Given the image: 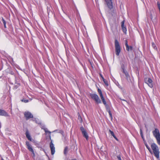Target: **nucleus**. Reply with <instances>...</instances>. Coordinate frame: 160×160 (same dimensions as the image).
Wrapping results in <instances>:
<instances>
[{"instance_id":"obj_21","label":"nucleus","mask_w":160,"mask_h":160,"mask_svg":"<svg viewBox=\"0 0 160 160\" xmlns=\"http://www.w3.org/2000/svg\"><path fill=\"white\" fill-rule=\"evenodd\" d=\"M126 48V50L127 51H129L132 50V47L131 46H128V49L127 48Z\"/></svg>"},{"instance_id":"obj_29","label":"nucleus","mask_w":160,"mask_h":160,"mask_svg":"<svg viewBox=\"0 0 160 160\" xmlns=\"http://www.w3.org/2000/svg\"><path fill=\"white\" fill-rule=\"evenodd\" d=\"M78 119H79V120H80V122H82V119L81 118V117L80 116V115H78Z\"/></svg>"},{"instance_id":"obj_24","label":"nucleus","mask_w":160,"mask_h":160,"mask_svg":"<svg viewBox=\"0 0 160 160\" xmlns=\"http://www.w3.org/2000/svg\"><path fill=\"white\" fill-rule=\"evenodd\" d=\"M98 92L100 96V98L102 97L103 96V94H102V91H98Z\"/></svg>"},{"instance_id":"obj_28","label":"nucleus","mask_w":160,"mask_h":160,"mask_svg":"<svg viewBox=\"0 0 160 160\" xmlns=\"http://www.w3.org/2000/svg\"><path fill=\"white\" fill-rule=\"evenodd\" d=\"M122 69L123 72L125 74L126 72H127L124 69L123 66L122 67Z\"/></svg>"},{"instance_id":"obj_13","label":"nucleus","mask_w":160,"mask_h":160,"mask_svg":"<svg viewBox=\"0 0 160 160\" xmlns=\"http://www.w3.org/2000/svg\"><path fill=\"white\" fill-rule=\"evenodd\" d=\"M145 144L147 148L148 149V150H149L150 153L151 154H152V150L149 147V146L148 145L147 143L146 142L145 143Z\"/></svg>"},{"instance_id":"obj_38","label":"nucleus","mask_w":160,"mask_h":160,"mask_svg":"<svg viewBox=\"0 0 160 160\" xmlns=\"http://www.w3.org/2000/svg\"><path fill=\"white\" fill-rule=\"evenodd\" d=\"M98 90H100V89H99V88H98Z\"/></svg>"},{"instance_id":"obj_5","label":"nucleus","mask_w":160,"mask_h":160,"mask_svg":"<svg viewBox=\"0 0 160 160\" xmlns=\"http://www.w3.org/2000/svg\"><path fill=\"white\" fill-rule=\"evenodd\" d=\"M24 115L26 119L27 120L30 118H33V115L29 112L26 111L24 113Z\"/></svg>"},{"instance_id":"obj_20","label":"nucleus","mask_w":160,"mask_h":160,"mask_svg":"<svg viewBox=\"0 0 160 160\" xmlns=\"http://www.w3.org/2000/svg\"><path fill=\"white\" fill-rule=\"evenodd\" d=\"M68 150V148L67 147H66L64 149V153L66 154H67Z\"/></svg>"},{"instance_id":"obj_41","label":"nucleus","mask_w":160,"mask_h":160,"mask_svg":"<svg viewBox=\"0 0 160 160\" xmlns=\"http://www.w3.org/2000/svg\"><path fill=\"white\" fill-rule=\"evenodd\" d=\"M110 1H111V0H110Z\"/></svg>"},{"instance_id":"obj_16","label":"nucleus","mask_w":160,"mask_h":160,"mask_svg":"<svg viewBox=\"0 0 160 160\" xmlns=\"http://www.w3.org/2000/svg\"><path fill=\"white\" fill-rule=\"evenodd\" d=\"M101 98L102 99V102L103 103V104L105 105H106L107 103H106V101H105V100L104 97H101Z\"/></svg>"},{"instance_id":"obj_10","label":"nucleus","mask_w":160,"mask_h":160,"mask_svg":"<svg viewBox=\"0 0 160 160\" xmlns=\"http://www.w3.org/2000/svg\"><path fill=\"white\" fill-rule=\"evenodd\" d=\"M124 21H122L121 22V27L123 32L125 33L126 34L127 30L126 27L124 26Z\"/></svg>"},{"instance_id":"obj_14","label":"nucleus","mask_w":160,"mask_h":160,"mask_svg":"<svg viewBox=\"0 0 160 160\" xmlns=\"http://www.w3.org/2000/svg\"><path fill=\"white\" fill-rule=\"evenodd\" d=\"M102 79L103 80V81L106 86H108V82L103 77H102Z\"/></svg>"},{"instance_id":"obj_27","label":"nucleus","mask_w":160,"mask_h":160,"mask_svg":"<svg viewBox=\"0 0 160 160\" xmlns=\"http://www.w3.org/2000/svg\"><path fill=\"white\" fill-rule=\"evenodd\" d=\"M114 82H115V84H116V85L117 86H118L120 88H121V87L120 86H119V83L118 82H117V81H115Z\"/></svg>"},{"instance_id":"obj_40","label":"nucleus","mask_w":160,"mask_h":160,"mask_svg":"<svg viewBox=\"0 0 160 160\" xmlns=\"http://www.w3.org/2000/svg\"><path fill=\"white\" fill-rule=\"evenodd\" d=\"M1 160H4V159L2 158Z\"/></svg>"},{"instance_id":"obj_31","label":"nucleus","mask_w":160,"mask_h":160,"mask_svg":"<svg viewBox=\"0 0 160 160\" xmlns=\"http://www.w3.org/2000/svg\"><path fill=\"white\" fill-rule=\"evenodd\" d=\"M117 158L118 160H122L121 158V156L120 155H118L117 156Z\"/></svg>"},{"instance_id":"obj_39","label":"nucleus","mask_w":160,"mask_h":160,"mask_svg":"<svg viewBox=\"0 0 160 160\" xmlns=\"http://www.w3.org/2000/svg\"><path fill=\"white\" fill-rule=\"evenodd\" d=\"M72 160H77L76 159H72Z\"/></svg>"},{"instance_id":"obj_22","label":"nucleus","mask_w":160,"mask_h":160,"mask_svg":"<svg viewBox=\"0 0 160 160\" xmlns=\"http://www.w3.org/2000/svg\"><path fill=\"white\" fill-rule=\"evenodd\" d=\"M125 45L126 47V48H127L128 49V41L127 40H125Z\"/></svg>"},{"instance_id":"obj_7","label":"nucleus","mask_w":160,"mask_h":160,"mask_svg":"<svg viewBox=\"0 0 160 160\" xmlns=\"http://www.w3.org/2000/svg\"><path fill=\"white\" fill-rule=\"evenodd\" d=\"M145 82L147 84L148 86L152 88L153 87L152 84V80L150 78H148L147 79H146L145 80Z\"/></svg>"},{"instance_id":"obj_2","label":"nucleus","mask_w":160,"mask_h":160,"mask_svg":"<svg viewBox=\"0 0 160 160\" xmlns=\"http://www.w3.org/2000/svg\"><path fill=\"white\" fill-rule=\"evenodd\" d=\"M154 137L155 138L157 143L160 146V133L159 130L158 128H155L154 130L152 132Z\"/></svg>"},{"instance_id":"obj_35","label":"nucleus","mask_w":160,"mask_h":160,"mask_svg":"<svg viewBox=\"0 0 160 160\" xmlns=\"http://www.w3.org/2000/svg\"><path fill=\"white\" fill-rule=\"evenodd\" d=\"M10 73H11V74H12V75H13V74H14V72H12H12H11Z\"/></svg>"},{"instance_id":"obj_3","label":"nucleus","mask_w":160,"mask_h":160,"mask_svg":"<svg viewBox=\"0 0 160 160\" xmlns=\"http://www.w3.org/2000/svg\"><path fill=\"white\" fill-rule=\"evenodd\" d=\"M115 46L116 54L118 56L121 52V47L119 42L116 39L115 41Z\"/></svg>"},{"instance_id":"obj_33","label":"nucleus","mask_w":160,"mask_h":160,"mask_svg":"<svg viewBox=\"0 0 160 160\" xmlns=\"http://www.w3.org/2000/svg\"><path fill=\"white\" fill-rule=\"evenodd\" d=\"M157 5L158 7L160 6V3L158 2H157Z\"/></svg>"},{"instance_id":"obj_8","label":"nucleus","mask_w":160,"mask_h":160,"mask_svg":"<svg viewBox=\"0 0 160 160\" xmlns=\"http://www.w3.org/2000/svg\"><path fill=\"white\" fill-rule=\"evenodd\" d=\"M50 147L51 150V154L52 155H53L55 152V148L52 141L50 143Z\"/></svg>"},{"instance_id":"obj_17","label":"nucleus","mask_w":160,"mask_h":160,"mask_svg":"<svg viewBox=\"0 0 160 160\" xmlns=\"http://www.w3.org/2000/svg\"><path fill=\"white\" fill-rule=\"evenodd\" d=\"M1 21L3 23L4 25V27L5 28H6V22L4 20L3 18H2Z\"/></svg>"},{"instance_id":"obj_23","label":"nucleus","mask_w":160,"mask_h":160,"mask_svg":"<svg viewBox=\"0 0 160 160\" xmlns=\"http://www.w3.org/2000/svg\"><path fill=\"white\" fill-rule=\"evenodd\" d=\"M44 130L46 133H49V134H51V132L49 131H48L47 130V129L44 128Z\"/></svg>"},{"instance_id":"obj_30","label":"nucleus","mask_w":160,"mask_h":160,"mask_svg":"<svg viewBox=\"0 0 160 160\" xmlns=\"http://www.w3.org/2000/svg\"><path fill=\"white\" fill-rule=\"evenodd\" d=\"M21 101L22 102H24L25 103L28 102H29L28 100L22 99V100H21Z\"/></svg>"},{"instance_id":"obj_26","label":"nucleus","mask_w":160,"mask_h":160,"mask_svg":"<svg viewBox=\"0 0 160 160\" xmlns=\"http://www.w3.org/2000/svg\"><path fill=\"white\" fill-rule=\"evenodd\" d=\"M152 46L153 48L155 49H157V48L156 47L155 44L154 43V42L152 43Z\"/></svg>"},{"instance_id":"obj_4","label":"nucleus","mask_w":160,"mask_h":160,"mask_svg":"<svg viewBox=\"0 0 160 160\" xmlns=\"http://www.w3.org/2000/svg\"><path fill=\"white\" fill-rule=\"evenodd\" d=\"M90 96L91 98L97 104L101 103V101L97 94L94 93L91 94Z\"/></svg>"},{"instance_id":"obj_34","label":"nucleus","mask_w":160,"mask_h":160,"mask_svg":"<svg viewBox=\"0 0 160 160\" xmlns=\"http://www.w3.org/2000/svg\"><path fill=\"white\" fill-rule=\"evenodd\" d=\"M109 8H112V5H110L109 6H108Z\"/></svg>"},{"instance_id":"obj_18","label":"nucleus","mask_w":160,"mask_h":160,"mask_svg":"<svg viewBox=\"0 0 160 160\" xmlns=\"http://www.w3.org/2000/svg\"><path fill=\"white\" fill-rule=\"evenodd\" d=\"M108 112L109 113V115L110 116V117L111 118V119H112V113H111L110 110L109 109L107 110Z\"/></svg>"},{"instance_id":"obj_12","label":"nucleus","mask_w":160,"mask_h":160,"mask_svg":"<svg viewBox=\"0 0 160 160\" xmlns=\"http://www.w3.org/2000/svg\"><path fill=\"white\" fill-rule=\"evenodd\" d=\"M25 135H26V137L28 138V139L30 141H32V138H31V136H30V134L28 130V129L26 131V133H25Z\"/></svg>"},{"instance_id":"obj_11","label":"nucleus","mask_w":160,"mask_h":160,"mask_svg":"<svg viewBox=\"0 0 160 160\" xmlns=\"http://www.w3.org/2000/svg\"><path fill=\"white\" fill-rule=\"evenodd\" d=\"M0 115L4 116H8V113L4 110L0 109Z\"/></svg>"},{"instance_id":"obj_1","label":"nucleus","mask_w":160,"mask_h":160,"mask_svg":"<svg viewBox=\"0 0 160 160\" xmlns=\"http://www.w3.org/2000/svg\"><path fill=\"white\" fill-rule=\"evenodd\" d=\"M151 147L154 156L157 158L159 159L160 152L158 146L156 143H153L151 144Z\"/></svg>"},{"instance_id":"obj_32","label":"nucleus","mask_w":160,"mask_h":160,"mask_svg":"<svg viewBox=\"0 0 160 160\" xmlns=\"http://www.w3.org/2000/svg\"><path fill=\"white\" fill-rule=\"evenodd\" d=\"M117 141H118V138L116 137V136H114L113 137Z\"/></svg>"},{"instance_id":"obj_9","label":"nucleus","mask_w":160,"mask_h":160,"mask_svg":"<svg viewBox=\"0 0 160 160\" xmlns=\"http://www.w3.org/2000/svg\"><path fill=\"white\" fill-rule=\"evenodd\" d=\"M26 145L28 150L32 152L33 154H34V152L32 148L31 145L30 144L29 142L28 141H26Z\"/></svg>"},{"instance_id":"obj_19","label":"nucleus","mask_w":160,"mask_h":160,"mask_svg":"<svg viewBox=\"0 0 160 160\" xmlns=\"http://www.w3.org/2000/svg\"><path fill=\"white\" fill-rule=\"evenodd\" d=\"M140 134L141 137H142V138L143 139V140H144V137H143V135L142 134V132L141 129L140 130Z\"/></svg>"},{"instance_id":"obj_6","label":"nucleus","mask_w":160,"mask_h":160,"mask_svg":"<svg viewBox=\"0 0 160 160\" xmlns=\"http://www.w3.org/2000/svg\"><path fill=\"white\" fill-rule=\"evenodd\" d=\"M80 129L83 136L88 140V136L86 130L82 126L81 127Z\"/></svg>"},{"instance_id":"obj_36","label":"nucleus","mask_w":160,"mask_h":160,"mask_svg":"<svg viewBox=\"0 0 160 160\" xmlns=\"http://www.w3.org/2000/svg\"><path fill=\"white\" fill-rule=\"evenodd\" d=\"M100 76H101V77L102 78V77H103L102 76L101 74H100Z\"/></svg>"},{"instance_id":"obj_15","label":"nucleus","mask_w":160,"mask_h":160,"mask_svg":"<svg viewBox=\"0 0 160 160\" xmlns=\"http://www.w3.org/2000/svg\"><path fill=\"white\" fill-rule=\"evenodd\" d=\"M125 74L126 76V79H127V80L128 81H129V80H130V76H129L128 73L126 72Z\"/></svg>"},{"instance_id":"obj_37","label":"nucleus","mask_w":160,"mask_h":160,"mask_svg":"<svg viewBox=\"0 0 160 160\" xmlns=\"http://www.w3.org/2000/svg\"><path fill=\"white\" fill-rule=\"evenodd\" d=\"M159 10H160V6L158 7Z\"/></svg>"},{"instance_id":"obj_25","label":"nucleus","mask_w":160,"mask_h":160,"mask_svg":"<svg viewBox=\"0 0 160 160\" xmlns=\"http://www.w3.org/2000/svg\"><path fill=\"white\" fill-rule=\"evenodd\" d=\"M109 132H110V134H111V135L113 137L114 136H115V135L114 134V133L113 132V131H111V130H109Z\"/></svg>"}]
</instances>
